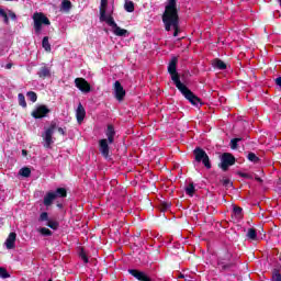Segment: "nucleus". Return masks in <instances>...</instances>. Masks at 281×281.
I'll list each match as a JSON object with an SVG mask.
<instances>
[{"label":"nucleus","mask_w":281,"mask_h":281,"mask_svg":"<svg viewBox=\"0 0 281 281\" xmlns=\"http://www.w3.org/2000/svg\"><path fill=\"white\" fill-rule=\"evenodd\" d=\"M179 63V58L177 56L171 57V60L168 64L167 71L171 76V80L178 91L192 104L193 106H203V102L201 101V98H199L188 86H186L183 82H181V75L177 71V64Z\"/></svg>","instance_id":"1"},{"label":"nucleus","mask_w":281,"mask_h":281,"mask_svg":"<svg viewBox=\"0 0 281 281\" xmlns=\"http://www.w3.org/2000/svg\"><path fill=\"white\" fill-rule=\"evenodd\" d=\"M162 23L166 32H170L173 27V36H179L181 29L179 27V9H177V0H168L162 14Z\"/></svg>","instance_id":"2"},{"label":"nucleus","mask_w":281,"mask_h":281,"mask_svg":"<svg viewBox=\"0 0 281 281\" xmlns=\"http://www.w3.org/2000/svg\"><path fill=\"white\" fill-rule=\"evenodd\" d=\"M106 8H109V0H101L99 12V21L101 23H106L113 30V34L115 36H126L128 34V31L126 29H122L117 25L115 22V19L113 18V10L106 15Z\"/></svg>","instance_id":"3"},{"label":"nucleus","mask_w":281,"mask_h":281,"mask_svg":"<svg viewBox=\"0 0 281 281\" xmlns=\"http://www.w3.org/2000/svg\"><path fill=\"white\" fill-rule=\"evenodd\" d=\"M43 25H52V21H49V18H47L45 13L35 12L33 14V27L36 36H41V32H43Z\"/></svg>","instance_id":"4"},{"label":"nucleus","mask_w":281,"mask_h":281,"mask_svg":"<svg viewBox=\"0 0 281 281\" xmlns=\"http://www.w3.org/2000/svg\"><path fill=\"white\" fill-rule=\"evenodd\" d=\"M194 160L196 164H203L204 168L206 170L212 169V161L210 160V156L207 155V151L201 147H195L193 149Z\"/></svg>","instance_id":"5"},{"label":"nucleus","mask_w":281,"mask_h":281,"mask_svg":"<svg viewBox=\"0 0 281 281\" xmlns=\"http://www.w3.org/2000/svg\"><path fill=\"white\" fill-rule=\"evenodd\" d=\"M56 121H52L50 125L45 128L44 133H42L44 148H52V144H54V131H56Z\"/></svg>","instance_id":"6"},{"label":"nucleus","mask_w":281,"mask_h":281,"mask_svg":"<svg viewBox=\"0 0 281 281\" xmlns=\"http://www.w3.org/2000/svg\"><path fill=\"white\" fill-rule=\"evenodd\" d=\"M236 164V157H234L231 153H224L221 156V162L217 165L223 172H227L231 166Z\"/></svg>","instance_id":"7"},{"label":"nucleus","mask_w":281,"mask_h":281,"mask_svg":"<svg viewBox=\"0 0 281 281\" xmlns=\"http://www.w3.org/2000/svg\"><path fill=\"white\" fill-rule=\"evenodd\" d=\"M109 144L110 143L106 138L99 140V153L104 157V159H111V147Z\"/></svg>","instance_id":"8"},{"label":"nucleus","mask_w":281,"mask_h":281,"mask_svg":"<svg viewBox=\"0 0 281 281\" xmlns=\"http://www.w3.org/2000/svg\"><path fill=\"white\" fill-rule=\"evenodd\" d=\"M48 113H52V110L47 108V105H38L32 113V117L35 120H43V117H47Z\"/></svg>","instance_id":"9"},{"label":"nucleus","mask_w":281,"mask_h":281,"mask_svg":"<svg viewBox=\"0 0 281 281\" xmlns=\"http://www.w3.org/2000/svg\"><path fill=\"white\" fill-rule=\"evenodd\" d=\"M75 87L79 89L82 93H90L91 92V83L87 81L85 78H76L75 79Z\"/></svg>","instance_id":"10"},{"label":"nucleus","mask_w":281,"mask_h":281,"mask_svg":"<svg viewBox=\"0 0 281 281\" xmlns=\"http://www.w3.org/2000/svg\"><path fill=\"white\" fill-rule=\"evenodd\" d=\"M114 98H116L119 102H123L124 98H126V90H124L120 81L114 82Z\"/></svg>","instance_id":"11"},{"label":"nucleus","mask_w":281,"mask_h":281,"mask_svg":"<svg viewBox=\"0 0 281 281\" xmlns=\"http://www.w3.org/2000/svg\"><path fill=\"white\" fill-rule=\"evenodd\" d=\"M127 272L130 273V276L135 278V280H138V281H153V279H150V277L146 272H144L142 270L128 269Z\"/></svg>","instance_id":"12"},{"label":"nucleus","mask_w":281,"mask_h":281,"mask_svg":"<svg viewBox=\"0 0 281 281\" xmlns=\"http://www.w3.org/2000/svg\"><path fill=\"white\" fill-rule=\"evenodd\" d=\"M85 117H87V111L85 110V106H82V103H79L76 111V119L78 124H82V122H85Z\"/></svg>","instance_id":"13"},{"label":"nucleus","mask_w":281,"mask_h":281,"mask_svg":"<svg viewBox=\"0 0 281 281\" xmlns=\"http://www.w3.org/2000/svg\"><path fill=\"white\" fill-rule=\"evenodd\" d=\"M54 201H56V194L54 193V191H48L43 200L45 207H50V205L54 204Z\"/></svg>","instance_id":"14"},{"label":"nucleus","mask_w":281,"mask_h":281,"mask_svg":"<svg viewBox=\"0 0 281 281\" xmlns=\"http://www.w3.org/2000/svg\"><path fill=\"white\" fill-rule=\"evenodd\" d=\"M38 78H42L45 80V78H52V68L47 66H42L40 70L37 71Z\"/></svg>","instance_id":"15"},{"label":"nucleus","mask_w":281,"mask_h":281,"mask_svg":"<svg viewBox=\"0 0 281 281\" xmlns=\"http://www.w3.org/2000/svg\"><path fill=\"white\" fill-rule=\"evenodd\" d=\"M105 135L108 138H105L109 144H113L115 142V127L113 125H108Z\"/></svg>","instance_id":"16"},{"label":"nucleus","mask_w":281,"mask_h":281,"mask_svg":"<svg viewBox=\"0 0 281 281\" xmlns=\"http://www.w3.org/2000/svg\"><path fill=\"white\" fill-rule=\"evenodd\" d=\"M15 243H16V233L12 232L9 234V236L5 240L7 249H14Z\"/></svg>","instance_id":"17"},{"label":"nucleus","mask_w":281,"mask_h":281,"mask_svg":"<svg viewBox=\"0 0 281 281\" xmlns=\"http://www.w3.org/2000/svg\"><path fill=\"white\" fill-rule=\"evenodd\" d=\"M212 67H214V69H220L221 71L227 69V64H225V61H223L222 59L215 58L212 60Z\"/></svg>","instance_id":"18"},{"label":"nucleus","mask_w":281,"mask_h":281,"mask_svg":"<svg viewBox=\"0 0 281 281\" xmlns=\"http://www.w3.org/2000/svg\"><path fill=\"white\" fill-rule=\"evenodd\" d=\"M232 218H235V221H243V207L235 205L233 207Z\"/></svg>","instance_id":"19"},{"label":"nucleus","mask_w":281,"mask_h":281,"mask_svg":"<svg viewBox=\"0 0 281 281\" xmlns=\"http://www.w3.org/2000/svg\"><path fill=\"white\" fill-rule=\"evenodd\" d=\"M53 193L55 194V199H67V189L65 188H57Z\"/></svg>","instance_id":"20"},{"label":"nucleus","mask_w":281,"mask_h":281,"mask_svg":"<svg viewBox=\"0 0 281 281\" xmlns=\"http://www.w3.org/2000/svg\"><path fill=\"white\" fill-rule=\"evenodd\" d=\"M247 238L250 243H258V233L256 232V228L248 229Z\"/></svg>","instance_id":"21"},{"label":"nucleus","mask_w":281,"mask_h":281,"mask_svg":"<svg viewBox=\"0 0 281 281\" xmlns=\"http://www.w3.org/2000/svg\"><path fill=\"white\" fill-rule=\"evenodd\" d=\"M42 47L45 52H52V44H49V37L44 36L42 40Z\"/></svg>","instance_id":"22"},{"label":"nucleus","mask_w":281,"mask_h":281,"mask_svg":"<svg viewBox=\"0 0 281 281\" xmlns=\"http://www.w3.org/2000/svg\"><path fill=\"white\" fill-rule=\"evenodd\" d=\"M72 8L71 1L70 0H63L61 1V10H64V12H69Z\"/></svg>","instance_id":"23"},{"label":"nucleus","mask_w":281,"mask_h":281,"mask_svg":"<svg viewBox=\"0 0 281 281\" xmlns=\"http://www.w3.org/2000/svg\"><path fill=\"white\" fill-rule=\"evenodd\" d=\"M126 12H135V3L131 0H126L124 4Z\"/></svg>","instance_id":"24"},{"label":"nucleus","mask_w":281,"mask_h":281,"mask_svg":"<svg viewBox=\"0 0 281 281\" xmlns=\"http://www.w3.org/2000/svg\"><path fill=\"white\" fill-rule=\"evenodd\" d=\"M158 207H159L160 212H168V210L170 207H172V203H170V202H160Z\"/></svg>","instance_id":"25"},{"label":"nucleus","mask_w":281,"mask_h":281,"mask_svg":"<svg viewBox=\"0 0 281 281\" xmlns=\"http://www.w3.org/2000/svg\"><path fill=\"white\" fill-rule=\"evenodd\" d=\"M18 100L20 106H22L23 109H27V102L25 101V95L23 93L18 94Z\"/></svg>","instance_id":"26"},{"label":"nucleus","mask_w":281,"mask_h":281,"mask_svg":"<svg viewBox=\"0 0 281 281\" xmlns=\"http://www.w3.org/2000/svg\"><path fill=\"white\" fill-rule=\"evenodd\" d=\"M184 190L189 196H194V192H196V189L194 188V183L192 182Z\"/></svg>","instance_id":"27"},{"label":"nucleus","mask_w":281,"mask_h":281,"mask_svg":"<svg viewBox=\"0 0 281 281\" xmlns=\"http://www.w3.org/2000/svg\"><path fill=\"white\" fill-rule=\"evenodd\" d=\"M19 175H21V177L27 178L30 177V175H32V169H30L29 167L21 168Z\"/></svg>","instance_id":"28"},{"label":"nucleus","mask_w":281,"mask_h":281,"mask_svg":"<svg viewBox=\"0 0 281 281\" xmlns=\"http://www.w3.org/2000/svg\"><path fill=\"white\" fill-rule=\"evenodd\" d=\"M26 97L31 102H36V100H38V95L34 91L26 92Z\"/></svg>","instance_id":"29"},{"label":"nucleus","mask_w":281,"mask_h":281,"mask_svg":"<svg viewBox=\"0 0 281 281\" xmlns=\"http://www.w3.org/2000/svg\"><path fill=\"white\" fill-rule=\"evenodd\" d=\"M248 159L252 162V164H260V158L254 154V153H249L248 154Z\"/></svg>","instance_id":"30"},{"label":"nucleus","mask_w":281,"mask_h":281,"mask_svg":"<svg viewBox=\"0 0 281 281\" xmlns=\"http://www.w3.org/2000/svg\"><path fill=\"white\" fill-rule=\"evenodd\" d=\"M0 278H2V280L10 278V272H8V269L0 267Z\"/></svg>","instance_id":"31"},{"label":"nucleus","mask_w":281,"mask_h":281,"mask_svg":"<svg viewBox=\"0 0 281 281\" xmlns=\"http://www.w3.org/2000/svg\"><path fill=\"white\" fill-rule=\"evenodd\" d=\"M79 256L81 260H83L85 265L89 263V257L87 256V252H85V248H81Z\"/></svg>","instance_id":"32"},{"label":"nucleus","mask_w":281,"mask_h":281,"mask_svg":"<svg viewBox=\"0 0 281 281\" xmlns=\"http://www.w3.org/2000/svg\"><path fill=\"white\" fill-rule=\"evenodd\" d=\"M241 138H233L231 140V148L232 150H238V142H240Z\"/></svg>","instance_id":"33"},{"label":"nucleus","mask_w":281,"mask_h":281,"mask_svg":"<svg viewBox=\"0 0 281 281\" xmlns=\"http://www.w3.org/2000/svg\"><path fill=\"white\" fill-rule=\"evenodd\" d=\"M222 186H224V188H232L234 186V182H232V180H229L228 178L222 179L221 180Z\"/></svg>","instance_id":"34"},{"label":"nucleus","mask_w":281,"mask_h":281,"mask_svg":"<svg viewBox=\"0 0 281 281\" xmlns=\"http://www.w3.org/2000/svg\"><path fill=\"white\" fill-rule=\"evenodd\" d=\"M47 227H49L50 229H58L59 224L56 221L48 220L47 221Z\"/></svg>","instance_id":"35"},{"label":"nucleus","mask_w":281,"mask_h":281,"mask_svg":"<svg viewBox=\"0 0 281 281\" xmlns=\"http://www.w3.org/2000/svg\"><path fill=\"white\" fill-rule=\"evenodd\" d=\"M218 268L222 270V271H227V269H232V263H225L223 261H220L218 262Z\"/></svg>","instance_id":"36"},{"label":"nucleus","mask_w":281,"mask_h":281,"mask_svg":"<svg viewBox=\"0 0 281 281\" xmlns=\"http://www.w3.org/2000/svg\"><path fill=\"white\" fill-rule=\"evenodd\" d=\"M0 16H2V19L7 25H8V23H10V18H8V13L5 12V10L0 9Z\"/></svg>","instance_id":"37"},{"label":"nucleus","mask_w":281,"mask_h":281,"mask_svg":"<svg viewBox=\"0 0 281 281\" xmlns=\"http://www.w3.org/2000/svg\"><path fill=\"white\" fill-rule=\"evenodd\" d=\"M40 234H42V236H52V231L47 227H42L40 228Z\"/></svg>","instance_id":"38"},{"label":"nucleus","mask_w":281,"mask_h":281,"mask_svg":"<svg viewBox=\"0 0 281 281\" xmlns=\"http://www.w3.org/2000/svg\"><path fill=\"white\" fill-rule=\"evenodd\" d=\"M38 221H41V222L48 221L49 222V214L47 212L41 213Z\"/></svg>","instance_id":"39"},{"label":"nucleus","mask_w":281,"mask_h":281,"mask_svg":"<svg viewBox=\"0 0 281 281\" xmlns=\"http://www.w3.org/2000/svg\"><path fill=\"white\" fill-rule=\"evenodd\" d=\"M272 281H281V274L280 272H274L272 274Z\"/></svg>","instance_id":"40"},{"label":"nucleus","mask_w":281,"mask_h":281,"mask_svg":"<svg viewBox=\"0 0 281 281\" xmlns=\"http://www.w3.org/2000/svg\"><path fill=\"white\" fill-rule=\"evenodd\" d=\"M57 131L60 135H67V133L65 132V130L63 127H58Z\"/></svg>","instance_id":"41"},{"label":"nucleus","mask_w":281,"mask_h":281,"mask_svg":"<svg viewBox=\"0 0 281 281\" xmlns=\"http://www.w3.org/2000/svg\"><path fill=\"white\" fill-rule=\"evenodd\" d=\"M9 16L12 19V21H16V13L11 12Z\"/></svg>","instance_id":"42"},{"label":"nucleus","mask_w":281,"mask_h":281,"mask_svg":"<svg viewBox=\"0 0 281 281\" xmlns=\"http://www.w3.org/2000/svg\"><path fill=\"white\" fill-rule=\"evenodd\" d=\"M276 85H278V87L281 88V77H279V78L276 79Z\"/></svg>","instance_id":"43"},{"label":"nucleus","mask_w":281,"mask_h":281,"mask_svg":"<svg viewBox=\"0 0 281 281\" xmlns=\"http://www.w3.org/2000/svg\"><path fill=\"white\" fill-rule=\"evenodd\" d=\"M256 181H258L259 183H262V179L255 177Z\"/></svg>","instance_id":"44"},{"label":"nucleus","mask_w":281,"mask_h":281,"mask_svg":"<svg viewBox=\"0 0 281 281\" xmlns=\"http://www.w3.org/2000/svg\"><path fill=\"white\" fill-rule=\"evenodd\" d=\"M12 68V64H7V69H11Z\"/></svg>","instance_id":"45"},{"label":"nucleus","mask_w":281,"mask_h":281,"mask_svg":"<svg viewBox=\"0 0 281 281\" xmlns=\"http://www.w3.org/2000/svg\"><path fill=\"white\" fill-rule=\"evenodd\" d=\"M22 155H27V150L23 149Z\"/></svg>","instance_id":"46"},{"label":"nucleus","mask_w":281,"mask_h":281,"mask_svg":"<svg viewBox=\"0 0 281 281\" xmlns=\"http://www.w3.org/2000/svg\"><path fill=\"white\" fill-rule=\"evenodd\" d=\"M240 177L247 178V173H239Z\"/></svg>","instance_id":"47"},{"label":"nucleus","mask_w":281,"mask_h":281,"mask_svg":"<svg viewBox=\"0 0 281 281\" xmlns=\"http://www.w3.org/2000/svg\"><path fill=\"white\" fill-rule=\"evenodd\" d=\"M57 207H59V210H61L63 204H61V203H58V204H57Z\"/></svg>","instance_id":"48"},{"label":"nucleus","mask_w":281,"mask_h":281,"mask_svg":"<svg viewBox=\"0 0 281 281\" xmlns=\"http://www.w3.org/2000/svg\"><path fill=\"white\" fill-rule=\"evenodd\" d=\"M47 281H54V280H52V279H48Z\"/></svg>","instance_id":"49"},{"label":"nucleus","mask_w":281,"mask_h":281,"mask_svg":"<svg viewBox=\"0 0 281 281\" xmlns=\"http://www.w3.org/2000/svg\"><path fill=\"white\" fill-rule=\"evenodd\" d=\"M180 278H183V274H181Z\"/></svg>","instance_id":"50"}]
</instances>
